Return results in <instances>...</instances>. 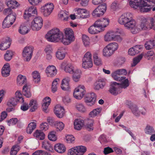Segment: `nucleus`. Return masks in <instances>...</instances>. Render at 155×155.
I'll return each instance as SVG.
<instances>
[{"label":"nucleus","mask_w":155,"mask_h":155,"mask_svg":"<svg viewBox=\"0 0 155 155\" xmlns=\"http://www.w3.org/2000/svg\"><path fill=\"white\" fill-rule=\"evenodd\" d=\"M75 69L72 64H68L65 66L64 70L66 72L72 74Z\"/></svg>","instance_id":"c03bdc74"},{"label":"nucleus","mask_w":155,"mask_h":155,"mask_svg":"<svg viewBox=\"0 0 155 155\" xmlns=\"http://www.w3.org/2000/svg\"><path fill=\"white\" fill-rule=\"evenodd\" d=\"M69 13L68 12L66 11H61L59 14V17L64 21H67L69 18Z\"/></svg>","instance_id":"c756f323"},{"label":"nucleus","mask_w":155,"mask_h":155,"mask_svg":"<svg viewBox=\"0 0 155 155\" xmlns=\"http://www.w3.org/2000/svg\"><path fill=\"white\" fill-rule=\"evenodd\" d=\"M63 33L57 28H53L46 34L45 38L50 42H59V40L63 37Z\"/></svg>","instance_id":"7ed1b4c3"},{"label":"nucleus","mask_w":155,"mask_h":155,"mask_svg":"<svg viewBox=\"0 0 155 155\" xmlns=\"http://www.w3.org/2000/svg\"><path fill=\"white\" fill-rule=\"evenodd\" d=\"M16 16V14L14 13L12 14H10L9 15H7L8 18H9V21L11 22V24H13V23L15 21Z\"/></svg>","instance_id":"69168bd1"},{"label":"nucleus","mask_w":155,"mask_h":155,"mask_svg":"<svg viewBox=\"0 0 155 155\" xmlns=\"http://www.w3.org/2000/svg\"><path fill=\"white\" fill-rule=\"evenodd\" d=\"M11 39L7 37L4 39L0 45V49L2 50H5L8 48L11 44Z\"/></svg>","instance_id":"f3484780"},{"label":"nucleus","mask_w":155,"mask_h":155,"mask_svg":"<svg viewBox=\"0 0 155 155\" xmlns=\"http://www.w3.org/2000/svg\"><path fill=\"white\" fill-rule=\"evenodd\" d=\"M19 33L22 35H25L28 33L29 31L28 28L25 24H22L18 30Z\"/></svg>","instance_id":"4c0bfd02"},{"label":"nucleus","mask_w":155,"mask_h":155,"mask_svg":"<svg viewBox=\"0 0 155 155\" xmlns=\"http://www.w3.org/2000/svg\"><path fill=\"white\" fill-rule=\"evenodd\" d=\"M98 140L101 143L103 144L106 143L107 142L105 135L104 134H102L100 136Z\"/></svg>","instance_id":"338daca9"},{"label":"nucleus","mask_w":155,"mask_h":155,"mask_svg":"<svg viewBox=\"0 0 155 155\" xmlns=\"http://www.w3.org/2000/svg\"><path fill=\"white\" fill-rule=\"evenodd\" d=\"M38 104L36 101L32 100L30 102L29 105L31 107L30 111L31 112L34 111L38 108Z\"/></svg>","instance_id":"e433bc0d"},{"label":"nucleus","mask_w":155,"mask_h":155,"mask_svg":"<svg viewBox=\"0 0 155 155\" xmlns=\"http://www.w3.org/2000/svg\"><path fill=\"white\" fill-rule=\"evenodd\" d=\"M68 155H78L75 147L69 150L68 153Z\"/></svg>","instance_id":"774afa93"},{"label":"nucleus","mask_w":155,"mask_h":155,"mask_svg":"<svg viewBox=\"0 0 155 155\" xmlns=\"http://www.w3.org/2000/svg\"><path fill=\"white\" fill-rule=\"evenodd\" d=\"M55 133V132L53 131L51 132L48 135V138L50 140L53 141H54L56 140L57 138Z\"/></svg>","instance_id":"e2e57ef3"},{"label":"nucleus","mask_w":155,"mask_h":155,"mask_svg":"<svg viewBox=\"0 0 155 155\" xmlns=\"http://www.w3.org/2000/svg\"><path fill=\"white\" fill-rule=\"evenodd\" d=\"M48 99L49 101L47 102H45V103H43L42 105V107L43 110L45 113H47L48 111V107L51 102V99L49 97H46V99Z\"/></svg>","instance_id":"79ce46f5"},{"label":"nucleus","mask_w":155,"mask_h":155,"mask_svg":"<svg viewBox=\"0 0 155 155\" xmlns=\"http://www.w3.org/2000/svg\"><path fill=\"white\" fill-rule=\"evenodd\" d=\"M89 32L92 34H97L101 31L97 26L94 25H94L91 26L88 28Z\"/></svg>","instance_id":"2f4dec72"},{"label":"nucleus","mask_w":155,"mask_h":155,"mask_svg":"<svg viewBox=\"0 0 155 155\" xmlns=\"http://www.w3.org/2000/svg\"><path fill=\"white\" fill-rule=\"evenodd\" d=\"M43 25V20L40 16L35 18L32 21L31 24V28L34 31L40 30Z\"/></svg>","instance_id":"0eeeda50"},{"label":"nucleus","mask_w":155,"mask_h":155,"mask_svg":"<svg viewBox=\"0 0 155 155\" xmlns=\"http://www.w3.org/2000/svg\"><path fill=\"white\" fill-rule=\"evenodd\" d=\"M82 38L84 45L85 47L88 46L90 45L89 39L88 37L85 35H83Z\"/></svg>","instance_id":"6e6d98bb"},{"label":"nucleus","mask_w":155,"mask_h":155,"mask_svg":"<svg viewBox=\"0 0 155 155\" xmlns=\"http://www.w3.org/2000/svg\"><path fill=\"white\" fill-rule=\"evenodd\" d=\"M76 109L79 111L84 113L86 111V108L82 103H77L75 105Z\"/></svg>","instance_id":"ea45409f"},{"label":"nucleus","mask_w":155,"mask_h":155,"mask_svg":"<svg viewBox=\"0 0 155 155\" xmlns=\"http://www.w3.org/2000/svg\"><path fill=\"white\" fill-rule=\"evenodd\" d=\"M145 133L147 134L151 135L155 134V130L151 126L147 125L144 130Z\"/></svg>","instance_id":"58836bf2"},{"label":"nucleus","mask_w":155,"mask_h":155,"mask_svg":"<svg viewBox=\"0 0 155 155\" xmlns=\"http://www.w3.org/2000/svg\"><path fill=\"white\" fill-rule=\"evenodd\" d=\"M72 78L73 80L75 82L78 81L81 78V71L79 69H75L73 72Z\"/></svg>","instance_id":"a878e982"},{"label":"nucleus","mask_w":155,"mask_h":155,"mask_svg":"<svg viewBox=\"0 0 155 155\" xmlns=\"http://www.w3.org/2000/svg\"><path fill=\"white\" fill-rule=\"evenodd\" d=\"M10 65L9 64H4L2 69V74L4 77L8 76L10 74Z\"/></svg>","instance_id":"4be33fe9"},{"label":"nucleus","mask_w":155,"mask_h":155,"mask_svg":"<svg viewBox=\"0 0 155 155\" xmlns=\"http://www.w3.org/2000/svg\"><path fill=\"white\" fill-rule=\"evenodd\" d=\"M77 16L78 18H86L89 17V14L87 11L83 8H76Z\"/></svg>","instance_id":"dca6fc26"},{"label":"nucleus","mask_w":155,"mask_h":155,"mask_svg":"<svg viewBox=\"0 0 155 155\" xmlns=\"http://www.w3.org/2000/svg\"><path fill=\"white\" fill-rule=\"evenodd\" d=\"M129 107L134 115L136 117L139 116L140 114V111L139 110L138 107L136 106H130Z\"/></svg>","instance_id":"09e8293b"},{"label":"nucleus","mask_w":155,"mask_h":155,"mask_svg":"<svg viewBox=\"0 0 155 155\" xmlns=\"http://www.w3.org/2000/svg\"><path fill=\"white\" fill-rule=\"evenodd\" d=\"M143 56V55L142 54H141L134 58L133 60V63L132 65V66L134 67L136 66L140 61V60L142 58Z\"/></svg>","instance_id":"680f3d73"},{"label":"nucleus","mask_w":155,"mask_h":155,"mask_svg":"<svg viewBox=\"0 0 155 155\" xmlns=\"http://www.w3.org/2000/svg\"><path fill=\"white\" fill-rule=\"evenodd\" d=\"M13 55V53L12 51L7 50L6 51V53L4 54V58L6 61H9L12 58Z\"/></svg>","instance_id":"de8ad7c7"},{"label":"nucleus","mask_w":155,"mask_h":155,"mask_svg":"<svg viewBox=\"0 0 155 155\" xmlns=\"http://www.w3.org/2000/svg\"><path fill=\"white\" fill-rule=\"evenodd\" d=\"M70 79V78L69 77H66L62 80L61 87L63 90L68 91L69 90V82Z\"/></svg>","instance_id":"aec40b11"},{"label":"nucleus","mask_w":155,"mask_h":155,"mask_svg":"<svg viewBox=\"0 0 155 155\" xmlns=\"http://www.w3.org/2000/svg\"><path fill=\"white\" fill-rule=\"evenodd\" d=\"M45 72L48 77H52L56 75L57 71L54 66L49 65L46 68Z\"/></svg>","instance_id":"2eb2a0df"},{"label":"nucleus","mask_w":155,"mask_h":155,"mask_svg":"<svg viewBox=\"0 0 155 155\" xmlns=\"http://www.w3.org/2000/svg\"><path fill=\"white\" fill-rule=\"evenodd\" d=\"M93 58L94 63L95 64L97 65H99L102 64L101 59L98 57L97 54H94Z\"/></svg>","instance_id":"3c124183"},{"label":"nucleus","mask_w":155,"mask_h":155,"mask_svg":"<svg viewBox=\"0 0 155 155\" xmlns=\"http://www.w3.org/2000/svg\"><path fill=\"white\" fill-rule=\"evenodd\" d=\"M145 47L147 50H150L155 47V40H150L145 44Z\"/></svg>","instance_id":"72a5a7b5"},{"label":"nucleus","mask_w":155,"mask_h":155,"mask_svg":"<svg viewBox=\"0 0 155 155\" xmlns=\"http://www.w3.org/2000/svg\"><path fill=\"white\" fill-rule=\"evenodd\" d=\"M101 108H97L94 109L89 114V115L91 117H94L99 114L101 111Z\"/></svg>","instance_id":"864d4df0"},{"label":"nucleus","mask_w":155,"mask_h":155,"mask_svg":"<svg viewBox=\"0 0 155 155\" xmlns=\"http://www.w3.org/2000/svg\"><path fill=\"white\" fill-rule=\"evenodd\" d=\"M32 77L34 78V81L35 83H38L40 80V76L39 73L37 71H33L32 74Z\"/></svg>","instance_id":"37998d69"},{"label":"nucleus","mask_w":155,"mask_h":155,"mask_svg":"<svg viewBox=\"0 0 155 155\" xmlns=\"http://www.w3.org/2000/svg\"><path fill=\"white\" fill-rule=\"evenodd\" d=\"M64 34H63V37L61 39L59 40V41L62 42L64 45H67L70 44L73 41H70L66 37L64 38Z\"/></svg>","instance_id":"0e129e2a"},{"label":"nucleus","mask_w":155,"mask_h":155,"mask_svg":"<svg viewBox=\"0 0 155 155\" xmlns=\"http://www.w3.org/2000/svg\"><path fill=\"white\" fill-rule=\"evenodd\" d=\"M54 124L57 131H61L64 129V124L62 122L57 121Z\"/></svg>","instance_id":"603ef678"},{"label":"nucleus","mask_w":155,"mask_h":155,"mask_svg":"<svg viewBox=\"0 0 155 155\" xmlns=\"http://www.w3.org/2000/svg\"><path fill=\"white\" fill-rule=\"evenodd\" d=\"M37 12L36 7L32 6L28 10H25L24 14L23 17L25 19H31L33 18L34 15L37 14Z\"/></svg>","instance_id":"ddd939ff"},{"label":"nucleus","mask_w":155,"mask_h":155,"mask_svg":"<svg viewBox=\"0 0 155 155\" xmlns=\"http://www.w3.org/2000/svg\"><path fill=\"white\" fill-rule=\"evenodd\" d=\"M149 20L150 22L145 18H142L140 24L137 25L136 24L135 25L132 33L135 34L139 31L149 30L151 29L155 30V21L153 18H150Z\"/></svg>","instance_id":"f257e3e1"},{"label":"nucleus","mask_w":155,"mask_h":155,"mask_svg":"<svg viewBox=\"0 0 155 155\" xmlns=\"http://www.w3.org/2000/svg\"><path fill=\"white\" fill-rule=\"evenodd\" d=\"M109 20L106 18H101L97 20L94 23V25L97 26L101 31H104L109 24Z\"/></svg>","instance_id":"9b49d317"},{"label":"nucleus","mask_w":155,"mask_h":155,"mask_svg":"<svg viewBox=\"0 0 155 155\" xmlns=\"http://www.w3.org/2000/svg\"><path fill=\"white\" fill-rule=\"evenodd\" d=\"M8 17H6L4 19L2 27L3 28H9L13 24H11V23L8 20H7Z\"/></svg>","instance_id":"052dcab7"},{"label":"nucleus","mask_w":155,"mask_h":155,"mask_svg":"<svg viewBox=\"0 0 155 155\" xmlns=\"http://www.w3.org/2000/svg\"><path fill=\"white\" fill-rule=\"evenodd\" d=\"M84 125V121L80 118L76 119L74 122V127L75 130H80Z\"/></svg>","instance_id":"412c9836"},{"label":"nucleus","mask_w":155,"mask_h":155,"mask_svg":"<svg viewBox=\"0 0 155 155\" xmlns=\"http://www.w3.org/2000/svg\"><path fill=\"white\" fill-rule=\"evenodd\" d=\"M94 120L93 119H89L88 122L87 124L86 127L87 130L89 131H91L93 130V124L94 123Z\"/></svg>","instance_id":"4d7b16f0"},{"label":"nucleus","mask_w":155,"mask_h":155,"mask_svg":"<svg viewBox=\"0 0 155 155\" xmlns=\"http://www.w3.org/2000/svg\"><path fill=\"white\" fill-rule=\"evenodd\" d=\"M65 37L70 41H74L75 39L74 32L72 29L67 28L64 29Z\"/></svg>","instance_id":"a211bd4d"},{"label":"nucleus","mask_w":155,"mask_h":155,"mask_svg":"<svg viewBox=\"0 0 155 155\" xmlns=\"http://www.w3.org/2000/svg\"><path fill=\"white\" fill-rule=\"evenodd\" d=\"M107 45L110 48L111 51L114 53L115 51L117 50L118 48V45L117 43L113 42Z\"/></svg>","instance_id":"a19ab883"},{"label":"nucleus","mask_w":155,"mask_h":155,"mask_svg":"<svg viewBox=\"0 0 155 155\" xmlns=\"http://www.w3.org/2000/svg\"><path fill=\"white\" fill-rule=\"evenodd\" d=\"M36 127V124L35 122L30 123L28 125L26 129V132L29 134H31L33 130L35 129Z\"/></svg>","instance_id":"473e14b6"},{"label":"nucleus","mask_w":155,"mask_h":155,"mask_svg":"<svg viewBox=\"0 0 155 155\" xmlns=\"http://www.w3.org/2000/svg\"><path fill=\"white\" fill-rule=\"evenodd\" d=\"M118 22L120 24L124 25L131 32L136 24V21L133 19L132 14L129 12L122 14L119 18Z\"/></svg>","instance_id":"f03ea898"},{"label":"nucleus","mask_w":155,"mask_h":155,"mask_svg":"<svg viewBox=\"0 0 155 155\" xmlns=\"http://www.w3.org/2000/svg\"><path fill=\"white\" fill-rule=\"evenodd\" d=\"M7 6L12 9H15L20 6V4L15 0H10L6 2Z\"/></svg>","instance_id":"393cba45"},{"label":"nucleus","mask_w":155,"mask_h":155,"mask_svg":"<svg viewBox=\"0 0 155 155\" xmlns=\"http://www.w3.org/2000/svg\"><path fill=\"white\" fill-rule=\"evenodd\" d=\"M129 5L130 6L134 9L139 8L141 12H149L151 9V8H143L141 4V0L138 1H134L132 0H128Z\"/></svg>","instance_id":"20e7f679"},{"label":"nucleus","mask_w":155,"mask_h":155,"mask_svg":"<svg viewBox=\"0 0 155 155\" xmlns=\"http://www.w3.org/2000/svg\"><path fill=\"white\" fill-rule=\"evenodd\" d=\"M17 84L19 85H21L26 82L27 79L25 76L19 74L17 77Z\"/></svg>","instance_id":"7c9ffc66"},{"label":"nucleus","mask_w":155,"mask_h":155,"mask_svg":"<svg viewBox=\"0 0 155 155\" xmlns=\"http://www.w3.org/2000/svg\"><path fill=\"white\" fill-rule=\"evenodd\" d=\"M57 58L59 60H62L65 57V54L63 51H61L58 49V51L56 53Z\"/></svg>","instance_id":"5fc2aeb1"},{"label":"nucleus","mask_w":155,"mask_h":155,"mask_svg":"<svg viewBox=\"0 0 155 155\" xmlns=\"http://www.w3.org/2000/svg\"><path fill=\"white\" fill-rule=\"evenodd\" d=\"M54 113L59 118L63 117L64 114V109L59 105H57L55 107L54 110Z\"/></svg>","instance_id":"6ab92c4d"},{"label":"nucleus","mask_w":155,"mask_h":155,"mask_svg":"<svg viewBox=\"0 0 155 155\" xmlns=\"http://www.w3.org/2000/svg\"><path fill=\"white\" fill-rule=\"evenodd\" d=\"M59 80L58 78L54 79L53 81L52 84L51 90L53 93H54L57 91V85L58 84V82L59 81Z\"/></svg>","instance_id":"13d9d810"},{"label":"nucleus","mask_w":155,"mask_h":155,"mask_svg":"<svg viewBox=\"0 0 155 155\" xmlns=\"http://www.w3.org/2000/svg\"><path fill=\"white\" fill-rule=\"evenodd\" d=\"M141 4L143 8L145 7L153 6L155 5V0H141Z\"/></svg>","instance_id":"b1692460"},{"label":"nucleus","mask_w":155,"mask_h":155,"mask_svg":"<svg viewBox=\"0 0 155 155\" xmlns=\"http://www.w3.org/2000/svg\"><path fill=\"white\" fill-rule=\"evenodd\" d=\"M42 147L49 151H52L53 150L52 145L50 144L49 142L47 141H44L43 142Z\"/></svg>","instance_id":"c9c22d12"},{"label":"nucleus","mask_w":155,"mask_h":155,"mask_svg":"<svg viewBox=\"0 0 155 155\" xmlns=\"http://www.w3.org/2000/svg\"><path fill=\"white\" fill-rule=\"evenodd\" d=\"M33 47L32 46L25 47L22 51L23 60L26 61H29L32 57L33 54Z\"/></svg>","instance_id":"6e6552de"},{"label":"nucleus","mask_w":155,"mask_h":155,"mask_svg":"<svg viewBox=\"0 0 155 155\" xmlns=\"http://www.w3.org/2000/svg\"><path fill=\"white\" fill-rule=\"evenodd\" d=\"M111 76L114 80L117 81H120L126 78L125 77H120L116 71L112 72Z\"/></svg>","instance_id":"f704fd0d"},{"label":"nucleus","mask_w":155,"mask_h":155,"mask_svg":"<svg viewBox=\"0 0 155 155\" xmlns=\"http://www.w3.org/2000/svg\"><path fill=\"white\" fill-rule=\"evenodd\" d=\"M77 149L78 155H82L87 150L86 147L84 146H79L75 147Z\"/></svg>","instance_id":"8fccbe9b"},{"label":"nucleus","mask_w":155,"mask_h":155,"mask_svg":"<svg viewBox=\"0 0 155 155\" xmlns=\"http://www.w3.org/2000/svg\"><path fill=\"white\" fill-rule=\"evenodd\" d=\"M92 15L94 17H100L103 15V13L101 12L97 8L93 12Z\"/></svg>","instance_id":"bf43d9fd"},{"label":"nucleus","mask_w":155,"mask_h":155,"mask_svg":"<svg viewBox=\"0 0 155 155\" xmlns=\"http://www.w3.org/2000/svg\"><path fill=\"white\" fill-rule=\"evenodd\" d=\"M108 48L109 47L107 45L103 49V54L104 56L109 57L113 54L110 48Z\"/></svg>","instance_id":"49530a36"},{"label":"nucleus","mask_w":155,"mask_h":155,"mask_svg":"<svg viewBox=\"0 0 155 155\" xmlns=\"http://www.w3.org/2000/svg\"><path fill=\"white\" fill-rule=\"evenodd\" d=\"M115 37V34L113 32H108L104 36V40L106 41H113Z\"/></svg>","instance_id":"c85d7f7f"},{"label":"nucleus","mask_w":155,"mask_h":155,"mask_svg":"<svg viewBox=\"0 0 155 155\" xmlns=\"http://www.w3.org/2000/svg\"><path fill=\"white\" fill-rule=\"evenodd\" d=\"M120 81H121V82L120 84H119V86L121 89V90H122V88L125 89L129 86L128 79L126 78Z\"/></svg>","instance_id":"a18cd8bd"},{"label":"nucleus","mask_w":155,"mask_h":155,"mask_svg":"<svg viewBox=\"0 0 155 155\" xmlns=\"http://www.w3.org/2000/svg\"><path fill=\"white\" fill-rule=\"evenodd\" d=\"M85 89L84 86H79L74 90L73 92L74 97L78 100L81 99L85 93Z\"/></svg>","instance_id":"9d476101"},{"label":"nucleus","mask_w":155,"mask_h":155,"mask_svg":"<svg viewBox=\"0 0 155 155\" xmlns=\"http://www.w3.org/2000/svg\"><path fill=\"white\" fill-rule=\"evenodd\" d=\"M34 136L37 140H42L45 139V135L41 130H37L34 133Z\"/></svg>","instance_id":"5701e85b"},{"label":"nucleus","mask_w":155,"mask_h":155,"mask_svg":"<svg viewBox=\"0 0 155 155\" xmlns=\"http://www.w3.org/2000/svg\"><path fill=\"white\" fill-rule=\"evenodd\" d=\"M16 97L10 98L7 102V105L9 107L15 106L18 102L21 103H23L24 100L21 93L18 91L15 93Z\"/></svg>","instance_id":"39448f33"},{"label":"nucleus","mask_w":155,"mask_h":155,"mask_svg":"<svg viewBox=\"0 0 155 155\" xmlns=\"http://www.w3.org/2000/svg\"><path fill=\"white\" fill-rule=\"evenodd\" d=\"M82 62V67L84 68H89L92 66L91 54L90 52H88L84 54Z\"/></svg>","instance_id":"423d86ee"},{"label":"nucleus","mask_w":155,"mask_h":155,"mask_svg":"<svg viewBox=\"0 0 155 155\" xmlns=\"http://www.w3.org/2000/svg\"><path fill=\"white\" fill-rule=\"evenodd\" d=\"M54 148L55 150L59 153H64L66 150V148L61 143L56 144L54 146Z\"/></svg>","instance_id":"bb28decb"},{"label":"nucleus","mask_w":155,"mask_h":155,"mask_svg":"<svg viewBox=\"0 0 155 155\" xmlns=\"http://www.w3.org/2000/svg\"><path fill=\"white\" fill-rule=\"evenodd\" d=\"M109 92L112 95H117L122 91L120 87L119 83L116 82H113L110 85L109 90Z\"/></svg>","instance_id":"f8f14e48"},{"label":"nucleus","mask_w":155,"mask_h":155,"mask_svg":"<svg viewBox=\"0 0 155 155\" xmlns=\"http://www.w3.org/2000/svg\"><path fill=\"white\" fill-rule=\"evenodd\" d=\"M96 100V95L94 93L88 94L86 95L85 98V102L89 106L93 105Z\"/></svg>","instance_id":"4468645a"},{"label":"nucleus","mask_w":155,"mask_h":155,"mask_svg":"<svg viewBox=\"0 0 155 155\" xmlns=\"http://www.w3.org/2000/svg\"><path fill=\"white\" fill-rule=\"evenodd\" d=\"M54 5L52 3L49 2L45 4L41 8V12L45 16H49L52 12Z\"/></svg>","instance_id":"1a4fd4ad"},{"label":"nucleus","mask_w":155,"mask_h":155,"mask_svg":"<svg viewBox=\"0 0 155 155\" xmlns=\"http://www.w3.org/2000/svg\"><path fill=\"white\" fill-rule=\"evenodd\" d=\"M29 86L27 84H25L23 87V94L26 97L29 98L31 96V94L30 91Z\"/></svg>","instance_id":"cd10ccee"}]
</instances>
